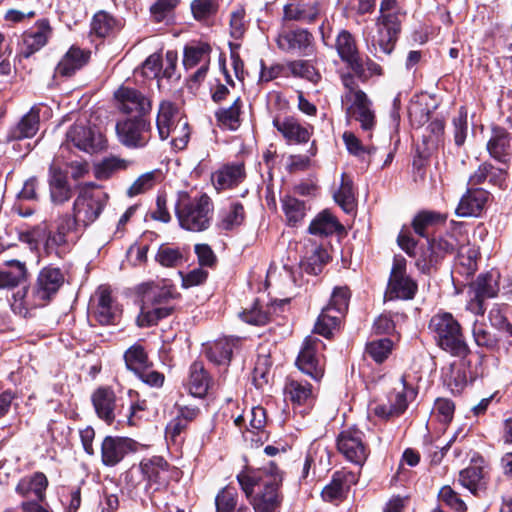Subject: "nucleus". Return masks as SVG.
I'll return each mask as SVG.
<instances>
[{
  "instance_id": "f257e3e1",
  "label": "nucleus",
  "mask_w": 512,
  "mask_h": 512,
  "mask_svg": "<svg viewBox=\"0 0 512 512\" xmlns=\"http://www.w3.org/2000/svg\"><path fill=\"white\" fill-rule=\"evenodd\" d=\"M282 474L273 462L259 470L245 469L237 481L254 512H278L282 502Z\"/></svg>"
},
{
  "instance_id": "f03ea898",
  "label": "nucleus",
  "mask_w": 512,
  "mask_h": 512,
  "mask_svg": "<svg viewBox=\"0 0 512 512\" xmlns=\"http://www.w3.org/2000/svg\"><path fill=\"white\" fill-rule=\"evenodd\" d=\"M404 16L396 0L381 1L376 31L367 37L368 50L375 57L380 58L381 54L392 53L401 32Z\"/></svg>"
},
{
  "instance_id": "7ed1b4c3",
  "label": "nucleus",
  "mask_w": 512,
  "mask_h": 512,
  "mask_svg": "<svg viewBox=\"0 0 512 512\" xmlns=\"http://www.w3.org/2000/svg\"><path fill=\"white\" fill-rule=\"evenodd\" d=\"M214 204L206 193H178L175 213L180 227L190 232L206 231L212 223Z\"/></svg>"
},
{
  "instance_id": "20e7f679",
  "label": "nucleus",
  "mask_w": 512,
  "mask_h": 512,
  "mask_svg": "<svg viewBox=\"0 0 512 512\" xmlns=\"http://www.w3.org/2000/svg\"><path fill=\"white\" fill-rule=\"evenodd\" d=\"M64 281L65 276L60 268L44 267L30 291L23 289L14 294L15 301L19 300L25 309L43 307L57 294Z\"/></svg>"
},
{
  "instance_id": "39448f33",
  "label": "nucleus",
  "mask_w": 512,
  "mask_h": 512,
  "mask_svg": "<svg viewBox=\"0 0 512 512\" xmlns=\"http://www.w3.org/2000/svg\"><path fill=\"white\" fill-rule=\"evenodd\" d=\"M428 328L442 350L456 357L468 355L470 350L465 341L462 327L451 313L438 312L434 314L429 321Z\"/></svg>"
},
{
  "instance_id": "423d86ee",
  "label": "nucleus",
  "mask_w": 512,
  "mask_h": 512,
  "mask_svg": "<svg viewBox=\"0 0 512 512\" xmlns=\"http://www.w3.org/2000/svg\"><path fill=\"white\" fill-rule=\"evenodd\" d=\"M172 287L168 284L147 285L143 293L142 306L137 317L139 327H149L156 325L161 319L172 314L174 305L172 304Z\"/></svg>"
},
{
  "instance_id": "0eeeda50",
  "label": "nucleus",
  "mask_w": 512,
  "mask_h": 512,
  "mask_svg": "<svg viewBox=\"0 0 512 512\" xmlns=\"http://www.w3.org/2000/svg\"><path fill=\"white\" fill-rule=\"evenodd\" d=\"M108 200V194L100 187L94 183H86L80 187L73 202V214L86 228L100 217Z\"/></svg>"
},
{
  "instance_id": "6e6552de",
  "label": "nucleus",
  "mask_w": 512,
  "mask_h": 512,
  "mask_svg": "<svg viewBox=\"0 0 512 512\" xmlns=\"http://www.w3.org/2000/svg\"><path fill=\"white\" fill-rule=\"evenodd\" d=\"M339 453L350 463L362 468L370 455L365 433L357 427L341 431L336 440Z\"/></svg>"
},
{
  "instance_id": "1a4fd4ad",
  "label": "nucleus",
  "mask_w": 512,
  "mask_h": 512,
  "mask_svg": "<svg viewBox=\"0 0 512 512\" xmlns=\"http://www.w3.org/2000/svg\"><path fill=\"white\" fill-rule=\"evenodd\" d=\"M418 290V285L406 272V259L395 256L387 287L390 299L411 300Z\"/></svg>"
},
{
  "instance_id": "9d476101",
  "label": "nucleus",
  "mask_w": 512,
  "mask_h": 512,
  "mask_svg": "<svg viewBox=\"0 0 512 512\" xmlns=\"http://www.w3.org/2000/svg\"><path fill=\"white\" fill-rule=\"evenodd\" d=\"M346 104V116L348 119L358 121L364 131H371L375 126V114L371 109V101L367 95L359 89H350L342 98Z\"/></svg>"
},
{
  "instance_id": "9b49d317",
  "label": "nucleus",
  "mask_w": 512,
  "mask_h": 512,
  "mask_svg": "<svg viewBox=\"0 0 512 512\" xmlns=\"http://www.w3.org/2000/svg\"><path fill=\"white\" fill-rule=\"evenodd\" d=\"M116 134L119 142L128 148H143L150 140V123L142 117L118 121Z\"/></svg>"
},
{
  "instance_id": "f8f14e48",
  "label": "nucleus",
  "mask_w": 512,
  "mask_h": 512,
  "mask_svg": "<svg viewBox=\"0 0 512 512\" xmlns=\"http://www.w3.org/2000/svg\"><path fill=\"white\" fill-rule=\"evenodd\" d=\"M323 343L316 337L305 338L302 348L296 359L297 367L315 380H319L324 374L322 356L319 353Z\"/></svg>"
},
{
  "instance_id": "ddd939ff",
  "label": "nucleus",
  "mask_w": 512,
  "mask_h": 512,
  "mask_svg": "<svg viewBox=\"0 0 512 512\" xmlns=\"http://www.w3.org/2000/svg\"><path fill=\"white\" fill-rule=\"evenodd\" d=\"M67 143H72L81 151L93 153L105 147V139L102 133L95 127L82 123L74 124L66 133Z\"/></svg>"
},
{
  "instance_id": "4468645a",
  "label": "nucleus",
  "mask_w": 512,
  "mask_h": 512,
  "mask_svg": "<svg viewBox=\"0 0 512 512\" xmlns=\"http://www.w3.org/2000/svg\"><path fill=\"white\" fill-rule=\"evenodd\" d=\"M211 46L206 42H197L187 45L184 48L183 65L186 70L198 69L193 73L191 79L201 82L206 77L211 59Z\"/></svg>"
},
{
  "instance_id": "2eb2a0df",
  "label": "nucleus",
  "mask_w": 512,
  "mask_h": 512,
  "mask_svg": "<svg viewBox=\"0 0 512 512\" xmlns=\"http://www.w3.org/2000/svg\"><path fill=\"white\" fill-rule=\"evenodd\" d=\"M277 46L288 53L307 56L313 52L314 37L306 29L297 28L281 32L277 37Z\"/></svg>"
},
{
  "instance_id": "dca6fc26",
  "label": "nucleus",
  "mask_w": 512,
  "mask_h": 512,
  "mask_svg": "<svg viewBox=\"0 0 512 512\" xmlns=\"http://www.w3.org/2000/svg\"><path fill=\"white\" fill-rule=\"evenodd\" d=\"M114 96L118 103V108L123 113H135L138 115L137 117H141L151 110V101L134 88L121 86L116 90Z\"/></svg>"
},
{
  "instance_id": "f3484780",
  "label": "nucleus",
  "mask_w": 512,
  "mask_h": 512,
  "mask_svg": "<svg viewBox=\"0 0 512 512\" xmlns=\"http://www.w3.org/2000/svg\"><path fill=\"white\" fill-rule=\"evenodd\" d=\"M139 469L147 481L146 489L159 490L169 481V464L163 457L144 458L139 464Z\"/></svg>"
},
{
  "instance_id": "a211bd4d",
  "label": "nucleus",
  "mask_w": 512,
  "mask_h": 512,
  "mask_svg": "<svg viewBox=\"0 0 512 512\" xmlns=\"http://www.w3.org/2000/svg\"><path fill=\"white\" fill-rule=\"evenodd\" d=\"M52 35V28L47 19H41L22 34L20 53L25 58L44 47Z\"/></svg>"
},
{
  "instance_id": "6ab92c4d",
  "label": "nucleus",
  "mask_w": 512,
  "mask_h": 512,
  "mask_svg": "<svg viewBox=\"0 0 512 512\" xmlns=\"http://www.w3.org/2000/svg\"><path fill=\"white\" fill-rule=\"evenodd\" d=\"M399 388H394L388 396L387 404L377 405L374 412L382 418H390L402 414L408 406V395L413 394V390L406 385V379L402 376L399 379Z\"/></svg>"
},
{
  "instance_id": "aec40b11",
  "label": "nucleus",
  "mask_w": 512,
  "mask_h": 512,
  "mask_svg": "<svg viewBox=\"0 0 512 512\" xmlns=\"http://www.w3.org/2000/svg\"><path fill=\"white\" fill-rule=\"evenodd\" d=\"M134 442L129 438L106 436L101 443V461L104 466L114 467L133 451Z\"/></svg>"
},
{
  "instance_id": "412c9836",
  "label": "nucleus",
  "mask_w": 512,
  "mask_h": 512,
  "mask_svg": "<svg viewBox=\"0 0 512 512\" xmlns=\"http://www.w3.org/2000/svg\"><path fill=\"white\" fill-rule=\"evenodd\" d=\"M335 48L341 60L347 63L357 76H365L363 61L351 33L346 30L341 31L336 38Z\"/></svg>"
},
{
  "instance_id": "4be33fe9",
  "label": "nucleus",
  "mask_w": 512,
  "mask_h": 512,
  "mask_svg": "<svg viewBox=\"0 0 512 512\" xmlns=\"http://www.w3.org/2000/svg\"><path fill=\"white\" fill-rule=\"evenodd\" d=\"M359 474L342 469L333 474L331 482L322 490L325 501L334 502L343 500L350 487L358 482Z\"/></svg>"
},
{
  "instance_id": "5701e85b",
  "label": "nucleus",
  "mask_w": 512,
  "mask_h": 512,
  "mask_svg": "<svg viewBox=\"0 0 512 512\" xmlns=\"http://www.w3.org/2000/svg\"><path fill=\"white\" fill-rule=\"evenodd\" d=\"M273 126L288 143H306L312 135L309 126L302 125L296 118L291 116L274 118Z\"/></svg>"
},
{
  "instance_id": "b1692460",
  "label": "nucleus",
  "mask_w": 512,
  "mask_h": 512,
  "mask_svg": "<svg viewBox=\"0 0 512 512\" xmlns=\"http://www.w3.org/2000/svg\"><path fill=\"white\" fill-rule=\"evenodd\" d=\"M48 185L50 200L54 205H63L73 196V190L68 182L67 175L59 167L50 166Z\"/></svg>"
},
{
  "instance_id": "393cba45",
  "label": "nucleus",
  "mask_w": 512,
  "mask_h": 512,
  "mask_svg": "<svg viewBox=\"0 0 512 512\" xmlns=\"http://www.w3.org/2000/svg\"><path fill=\"white\" fill-rule=\"evenodd\" d=\"M97 416L107 424H112L116 418L118 405L114 391L107 387L98 388L91 397Z\"/></svg>"
},
{
  "instance_id": "a878e982",
  "label": "nucleus",
  "mask_w": 512,
  "mask_h": 512,
  "mask_svg": "<svg viewBox=\"0 0 512 512\" xmlns=\"http://www.w3.org/2000/svg\"><path fill=\"white\" fill-rule=\"evenodd\" d=\"M79 226H82V224L77 220L74 214H63L59 216L56 220V230L50 232L46 239L45 246L47 251L67 245L69 243V234L76 231Z\"/></svg>"
},
{
  "instance_id": "bb28decb",
  "label": "nucleus",
  "mask_w": 512,
  "mask_h": 512,
  "mask_svg": "<svg viewBox=\"0 0 512 512\" xmlns=\"http://www.w3.org/2000/svg\"><path fill=\"white\" fill-rule=\"evenodd\" d=\"M185 118L181 117L179 108L170 100H162L159 104L156 126L159 137L166 140L170 136V129L175 127L179 121Z\"/></svg>"
},
{
  "instance_id": "cd10ccee",
  "label": "nucleus",
  "mask_w": 512,
  "mask_h": 512,
  "mask_svg": "<svg viewBox=\"0 0 512 512\" xmlns=\"http://www.w3.org/2000/svg\"><path fill=\"white\" fill-rule=\"evenodd\" d=\"M48 479L42 472L21 478L15 487V491L22 497H34L37 501H43L46 497Z\"/></svg>"
},
{
  "instance_id": "c85d7f7f",
  "label": "nucleus",
  "mask_w": 512,
  "mask_h": 512,
  "mask_svg": "<svg viewBox=\"0 0 512 512\" xmlns=\"http://www.w3.org/2000/svg\"><path fill=\"white\" fill-rule=\"evenodd\" d=\"M489 198V193L480 188L469 189L466 194L462 196L456 213L460 217L478 216Z\"/></svg>"
},
{
  "instance_id": "c756f323",
  "label": "nucleus",
  "mask_w": 512,
  "mask_h": 512,
  "mask_svg": "<svg viewBox=\"0 0 512 512\" xmlns=\"http://www.w3.org/2000/svg\"><path fill=\"white\" fill-rule=\"evenodd\" d=\"M89 59L90 51H85L79 47L72 46L58 63L55 70L56 74L63 77H69L86 65Z\"/></svg>"
},
{
  "instance_id": "7c9ffc66",
  "label": "nucleus",
  "mask_w": 512,
  "mask_h": 512,
  "mask_svg": "<svg viewBox=\"0 0 512 512\" xmlns=\"http://www.w3.org/2000/svg\"><path fill=\"white\" fill-rule=\"evenodd\" d=\"M487 149L496 160L507 162L512 154V143L508 132L503 128H493Z\"/></svg>"
},
{
  "instance_id": "2f4dec72",
  "label": "nucleus",
  "mask_w": 512,
  "mask_h": 512,
  "mask_svg": "<svg viewBox=\"0 0 512 512\" xmlns=\"http://www.w3.org/2000/svg\"><path fill=\"white\" fill-rule=\"evenodd\" d=\"M486 474L482 465L473 464L459 472L458 482L471 494L477 495L479 491L486 489Z\"/></svg>"
},
{
  "instance_id": "473e14b6",
  "label": "nucleus",
  "mask_w": 512,
  "mask_h": 512,
  "mask_svg": "<svg viewBox=\"0 0 512 512\" xmlns=\"http://www.w3.org/2000/svg\"><path fill=\"white\" fill-rule=\"evenodd\" d=\"M0 267V289L14 288L26 279L27 268L24 262L8 260Z\"/></svg>"
},
{
  "instance_id": "72a5a7b5",
  "label": "nucleus",
  "mask_w": 512,
  "mask_h": 512,
  "mask_svg": "<svg viewBox=\"0 0 512 512\" xmlns=\"http://www.w3.org/2000/svg\"><path fill=\"white\" fill-rule=\"evenodd\" d=\"M188 389L196 397H203L212 386V379L203 363L194 362L189 369Z\"/></svg>"
},
{
  "instance_id": "f704fd0d",
  "label": "nucleus",
  "mask_w": 512,
  "mask_h": 512,
  "mask_svg": "<svg viewBox=\"0 0 512 512\" xmlns=\"http://www.w3.org/2000/svg\"><path fill=\"white\" fill-rule=\"evenodd\" d=\"M238 339L220 338L206 347L207 358L217 365H228Z\"/></svg>"
},
{
  "instance_id": "c9c22d12",
  "label": "nucleus",
  "mask_w": 512,
  "mask_h": 512,
  "mask_svg": "<svg viewBox=\"0 0 512 512\" xmlns=\"http://www.w3.org/2000/svg\"><path fill=\"white\" fill-rule=\"evenodd\" d=\"M245 177L243 164L226 165L212 175L217 190H225L238 185Z\"/></svg>"
},
{
  "instance_id": "e433bc0d",
  "label": "nucleus",
  "mask_w": 512,
  "mask_h": 512,
  "mask_svg": "<svg viewBox=\"0 0 512 512\" xmlns=\"http://www.w3.org/2000/svg\"><path fill=\"white\" fill-rule=\"evenodd\" d=\"M98 303L95 310L96 319L100 324L107 325L115 321L119 310L114 304L111 292L106 287H100L96 293Z\"/></svg>"
},
{
  "instance_id": "4c0bfd02",
  "label": "nucleus",
  "mask_w": 512,
  "mask_h": 512,
  "mask_svg": "<svg viewBox=\"0 0 512 512\" xmlns=\"http://www.w3.org/2000/svg\"><path fill=\"white\" fill-rule=\"evenodd\" d=\"M499 278L500 274L496 270L480 274L471 284L470 291L485 299L494 298L499 292Z\"/></svg>"
},
{
  "instance_id": "58836bf2",
  "label": "nucleus",
  "mask_w": 512,
  "mask_h": 512,
  "mask_svg": "<svg viewBox=\"0 0 512 512\" xmlns=\"http://www.w3.org/2000/svg\"><path fill=\"white\" fill-rule=\"evenodd\" d=\"M343 226L329 211L320 212L310 223L308 232L315 236H329L341 231Z\"/></svg>"
},
{
  "instance_id": "ea45409f",
  "label": "nucleus",
  "mask_w": 512,
  "mask_h": 512,
  "mask_svg": "<svg viewBox=\"0 0 512 512\" xmlns=\"http://www.w3.org/2000/svg\"><path fill=\"white\" fill-rule=\"evenodd\" d=\"M245 219L244 207L239 202L231 203L219 213L217 227L223 231H230L240 226Z\"/></svg>"
},
{
  "instance_id": "a19ab883",
  "label": "nucleus",
  "mask_w": 512,
  "mask_h": 512,
  "mask_svg": "<svg viewBox=\"0 0 512 512\" xmlns=\"http://www.w3.org/2000/svg\"><path fill=\"white\" fill-rule=\"evenodd\" d=\"M284 20L299 21L304 23H311L316 20L319 15L317 3L310 5H300L289 3L284 6Z\"/></svg>"
},
{
  "instance_id": "79ce46f5",
  "label": "nucleus",
  "mask_w": 512,
  "mask_h": 512,
  "mask_svg": "<svg viewBox=\"0 0 512 512\" xmlns=\"http://www.w3.org/2000/svg\"><path fill=\"white\" fill-rule=\"evenodd\" d=\"M131 163V161L118 156L105 157L95 165L94 176L98 180H107L115 173L126 170Z\"/></svg>"
},
{
  "instance_id": "37998d69",
  "label": "nucleus",
  "mask_w": 512,
  "mask_h": 512,
  "mask_svg": "<svg viewBox=\"0 0 512 512\" xmlns=\"http://www.w3.org/2000/svg\"><path fill=\"white\" fill-rule=\"evenodd\" d=\"M447 219L446 214L434 211H421L413 219L412 226L419 236L427 237L429 229L438 224L445 223Z\"/></svg>"
},
{
  "instance_id": "c03bdc74",
  "label": "nucleus",
  "mask_w": 512,
  "mask_h": 512,
  "mask_svg": "<svg viewBox=\"0 0 512 512\" xmlns=\"http://www.w3.org/2000/svg\"><path fill=\"white\" fill-rule=\"evenodd\" d=\"M39 120V109L32 107L12 130L13 138L23 139L33 137L39 129Z\"/></svg>"
},
{
  "instance_id": "a18cd8bd",
  "label": "nucleus",
  "mask_w": 512,
  "mask_h": 512,
  "mask_svg": "<svg viewBox=\"0 0 512 512\" xmlns=\"http://www.w3.org/2000/svg\"><path fill=\"white\" fill-rule=\"evenodd\" d=\"M216 512H250L247 505H238L237 492L230 488H223L215 498Z\"/></svg>"
},
{
  "instance_id": "49530a36",
  "label": "nucleus",
  "mask_w": 512,
  "mask_h": 512,
  "mask_svg": "<svg viewBox=\"0 0 512 512\" xmlns=\"http://www.w3.org/2000/svg\"><path fill=\"white\" fill-rule=\"evenodd\" d=\"M285 393L298 405L307 404L313 399L312 386L306 381L289 379L285 385Z\"/></svg>"
},
{
  "instance_id": "de8ad7c7",
  "label": "nucleus",
  "mask_w": 512,
  "mask_h": 512,
  "mask_svg": "<svg viewBox=\"0 0 512 512\" xmlns=\"http://www.w3.org/2000/svg\"><path fill=\"white\" fill-rule=\"evenodd\" d=\"M242 108V100L237 97L231 106L219 108L215 112L217 121L230 130H236L240 126V114Z\"/></svg>"
},
{
  "instance_id": "09e8293b",
  "label": "nucleus",
  "mask_w": 512,
  "mask_h": 512,
  "mask_svg": "<svg viewBox=\"0 0 512 512\" xmlns=\"http://www.w3.org/2000/svg\"><path fill=\"white\" fill-rule=\"evenodd\" d=\"M468 381L467 368L463 365H451L444 376V382L453 394H460Z\"/></svg>"
},
{
  "instance_id": "8fccbe9b",
  "label": "nucleus",
  "mask_w": 512,
  "mask_h": 512,
  "mask_svg": "<svg viewBox=\"0 0 512 512\" xmlns=\"http://www.w3.org/2000/svg\"><path fill=\"white\" fill-rule=\"evenodd\" d=\"M124 360L126 367L136 375L150 365L144 348L139 344H134L126 350Z\"/></svg>"
},
{
  "instance_id": "3c124183",
  "label": "nucleus",
  "mask_w": 512,
  "mask_h": 512,
  "mask_svg": "<svg viewBox=\"0 0 512 512\" xmlns=\"http://www.w3.org/2000/svg\"><path fill=\"white\" fill-rule=\"evenodd\" d=\"M118 21L105 11L97 12L91 22V32L98 37H106L118 29Z\"/></svg>"
},
{
  "instance_id": "603ef678",
  "label": "nucleus",
  "mask_w": 512,
  "mask_h": 512,
  "mask_svg": "<svg viewBox=\"0 0 512 512\" xmlns=\"http://www.w3.org/2000/svg\"><path fill=\"white\" fill-rule=\"evenodd\" d=\"M334 199L345 212L350 213L354 209L355 194L353 182L345 173L341 176V185L334 194Z\"/></svg>"
},
{
  "instance_id": "864d4df0",
  "label": "nucleus",
  "mask_w": 512,
  "mask_h": 512,
  "mask_svg": "<svg viewBox=\"0 0 512 512\" xmlns=\"http://www.w3.org/2000/svg\"><path fill=\"white\" fill-rule=\"evenodd\" d=\"M341 322V316L329 311V309H322L317 322L314 326V332L329 338L335 329H337Z\"/></svg>"
},
{
  "instance_id": "5fc2aeb1",
  "label": "nucleus",
  "mask_w": 512,
  "mask_h": 512,
  "mask_svg": "<svg viewBox=\"0 0 512 512\" xmlns=\"http://www.w3.org/2000/svg\"><path fill=\"white\" fill-rule=\"evenodd\" d=\"M393 350V342L389 338L372 340L366 344L365 352L376 363L384 362Z\"/></svg>"
},
{
  "instance_id": "6e6d98bb",
  "label": "nucleus",
  "mask_w": 512,
  "mask_h": 512,
  "mask_svg": "<svg viewBox=\"0 0 512 512\" xmlns=\"http://www.w3.org/2000/svg\"><path fill=\"white\" fill-rule=\"evenodd\" d=\"M350 296L348 287H335L331 299L324 309H329V311L342 317L348 310Z\"/></svg>"
},
{
  "instance_id": "4d7b16f0",
  "label": "nucleus",
  "mask_w": 512,
  "mask_h": 512,
  "mask_svg": "<svg viewBox=\"0 0 512 512\" xmlns=\"http://www.w3.org/2000/svg\"><path fill=\"white\" fill-rule=\"evenodd\" d=\"M282 208L285 213L287 222L291 226H295L301 222L305 216V204L297 198L287 196L282 200Z\"/></svg>"
},
{
  "instance_id": "13d9d810",
  "label": "nucleus",
  "mask_w": 512,
  "mask_h": 512,
  "mask_svg": "<svg viewBox=\"0 0 512 512\" xmlns=\"http://www.w3.org/2000/svg\"><path fill=\"white\" fill-rule=\"evenodd\" d=\"M428 245L438 260L442 259L447 254H452L456 250L458 251L459 248L458 241L452 234H446L437 239L429 240Z\"/></svg>"
},
{
  "instance_id": "bf43d9fd",
  "label": "nucleus",
  "mask_w": 512,
  "mask_h": 512,
  "mask_svg": "<svg viewBox=\"0 0 512 512\" xmlns=\"http://www.w3.org/2000/svg\"><path fill=\"white\" fill-rule=\"evenodd\" d=\"M328 261L329 254L327 250L321 246H315L311 250V254L305 257L303 266L308 273L317 275Z\"/></svg>"
},
{
  "instance_id": "052dcab7",
  "label": "nucleus",
  "mask_w": 512,
  "mask_h": 512,
  "mask_svg": "<svg viewBox=\"0 0 512 512\" xmlns=\"http://www.w3.org/2000/svg\"><path fill=\"white\" fill-rule=\"evenodd\" d=\"M156 261L163 267H177L184 262L183 253L179 248L161 245L155 256Z\"/></svg>"
},
{
  "instance_id": "680f3d73",
  "label": "nucleus",
  "mask_w": 512,
  "mask_h": 512,
  "mask_svg": "<svg viewBox=\"0 0 512 512\" xmlns=\"http://www.w3.org/2000/svg\"><path fill=\"white\" fill-rule=\"evenodd\" d=\"M190 7L197 21H206L217 13L219 4L217 0H193Z\"/></svg>"
},
{
  "instance_id": "e2e57ef3",
  "label": "nucleus",
  "mask_w": 512,
  "mask_h": 512,
  "mask_svg": "<svg viewBox=\"0 0 512 512\" xmlns=\"http://www.w3.org/2000/svg\"><path fill=\"white\" fill-rule=\"evenodd\" d=\"M291 73L294 76L305 78L313 83H317L321 75L315 67L306 60H295L288 64Z\"/></svg>"
},
{
  "instance_id": "0e129e2a",
  "label": "nucleus",
  "mask_w": 512,
  "mask_h": 512,
  "mask_svg": "<svg viewBox=\"0 0 512 512\" xmlns=\"http://www.w3.org/2000/svg\"><path fill=\"white\" fill-rule=\"evenodd\" d=\"M472 334L476 345L479 347L493 350L497 346L498 339L482 323L474 322Z\"/></svg>"
},
{
  "instance_id": "69168bd1",
  "label": "nucleus",
  "mask_w": 512,
  "mask_h": 512,
  "mask_svg": "<svg viewBox=\"0 0 512 512\" xmlns=\"http://www.w3.org/2000/svg\"><path fill=\"white\" fill-rule=\"evenodd\" d=\"M416 256H412L415 258V266L421 273H430L431 269L438 263V258L433 253L432 249L428 245L427 248H420L414 251Z\"/></svg>"
},
{
  "instance_id": "338daca9",
  "label": "nucleus",
  "mask_w": 512,
  "mask_h": 512,
  "mask_svg": "<svg viewBox=\"0 0 512 512\" xmlns=\"http://www.w3.org/2000/svg\"><path fill=\"white\" fill-rule=\"evenodd\" d=\"M171 144L177 150H183L189 141L190 138V128L188 125V121L184 119L183 121L177 122L175 127L170 129Z\"/></svg>"
},
{
  "instance_id": "774afa93",
  "label": "nucleus",
  "mask_w": 512,
  "mask_h": 512,
  "mask_svg": "<svg viewBox=\"0 0 512 512\" xmlns=\"http://www.w3.org/2000/svg\"><path fill=\"white\" fill-rule=\"evenodd\" d=\"M438 499L449 506L456 512H466L467 505L464 500L460 497V495L453 490L450 486H443L439 493Z\"/></svg>"
}]
</instances>
